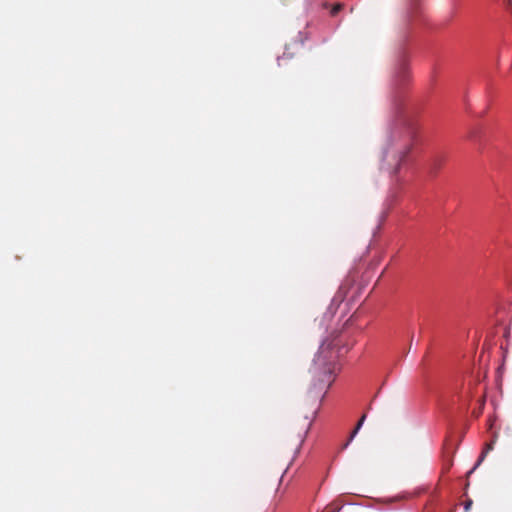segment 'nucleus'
<instances>
[{
    "label": "nucleus",
    "mask_w": 512,
    "mask_h": 512,
    "mask_svg": "<svg viewBox=\"0 0 512 512\" xmlns=\"http://www.w3.org/2000/svg\"><path fill=\"white\" fill-rule=\"evenodd\" d=\"M414 135L415 130L413 128H408L406 131V139L402 144L399 145L397 151L393 155L392 161H389L390 173L396 175L399 172L401 164L404 162L407 155L411 151Z\"/></svg>",
    "instance_id": "f03ea898"
},
{
    "label": "nucleus",
    "mask_w": 512,
    "mask_h": 512,
    "mask_svg": "<svg viewBox=\"0 0 512 512\" xmlns=\"http://www.w3.org/2000/svg\"><path fill=\"white\" fill-rule=\"evenodd\" d=\"M343 5L342 4H336L332 10H331V14L332 15H336L341 9H342Z\"/></svg>",
    "instance_id": "6e6552de"
},
{
    "label": "nucleus",
    "mask_w": 512,
    "mask_h": 512,
    "mask_svg": "<svg viewBox=\"0 0 512 512\" xmlns=\"http://www.w3.org/2000/svg\"><path fill=\"white\" fill-rule=\"evenodd\" d=\"M338 510L339 508L337 507L329 506L325 509V512H337Z\"/></svg>",
    "instance_id": "9d476101"
},
{
    "label": "nucleus",
    "mask_w": 512,
    "mask_h": 512,
    "mask_svg": "<svg viewBox=\"0 0 512 512\" xmlns=\"http://www.w3.org/2000/svg\"><path fill=\"white\" fill-rule=\"evenodd\" d=\"M493 447H494V441H491L490 443H487L486 446H485V449L482 451L474 469L480 465V463L484 460V458L486 457L487 453L491 450H493Z\"/></svg>",
    "instance_id": "423d86ee"
},
{
    "label": "nucleus",
    "mask_w": 512,
    "mask_h": 512,
    "mask_svg": "<svg viewBox=\"0 0 512 512\" xmlns=\"http://www.w3.org/2000/svg\"><path fill=\"white\" fill-rule=\"evenodd\" d=\"M328 347L323 344L320 351L316 355L312 367V374L314 378L313 390L316 391V396L330 387L335 379V364L328 360L325 353Z\"/></svg>",
    "instance_id": "f257e3e1"
},
{
    "label": "nucleus",
    "mask_w": 512,
    "mask_h": 512,
    "mask_svg": "<svg viewBox=\"0 0 512 512\" xmlns=\"http://www.w3.org/2000/svg\"><path fill=\"white\" fill-rule=\"evenodd\" d=\"M365 418H366V415L364 414L360 420L358 421L356 427L354 428V430L352 431L351 435H350V438L348 439V441L343 445V448H346L349 443L352 441V439L356 436V434L358 433V431L360 430V428L362 427L364 421H365Z\"/></svg>",
    "instance_id": "39448f33"
},
{
    "label": "nucleus",
    "mask_w": 512,
    "mask_h": 512,
    "mask_svg": "<svg viewBox=\"0 0 512 512\" xmlns=\"http://www.w3.org/2000/svg\"><path fill=\"white\" fill-rule=\"evenodd\" d=\"M441 166V161L440 159H435L433 161V163L431 164V169L434 170L435 172L440 168Z\"/></svg>",
    "instance_id": "0eeeda50"
},
{
    "label": "nucleus",
    "mask_w": 512,
    "mask_h": 512,
    "mask_svg": "<svg viewBox=\"0 0 512 512\" xmlns=\"http://www.w3.org/2000/svg\"><path fill=\"white\" fill-rule=\"evenodd\" d=\"M409 77V70L407 64L402 61L398 64L395 71V80L400 85L407 81Z\"/></svg>",
    "instance_id": "7ed1b4c3"
},
{
    "label": "nucleus",
    "mask_w": 512,
    "mask_h": 512,
    "mask_svg": "<svg viewBox=\"0 0 512 512\" xmlns=\"http://www.w3.org/2000/svg\"><path fill=\"white\" fill-rule=\"evenodd\" d=\"M472 504H473V502H472L471 499L467 500L464 503V510H465V512H469L470 511Z\"/></svg>",
    "instance_id": "1a4fd4ad"
},
{
    "label": "nucleus",
    "mask_w": 512,
    "mask_h": 512,
    "mask_svg": "<svg viewBox=\"0 0 512 512\" xmlns=\"http://www.w3.org/2000/svg\"><path fill=\"white\" fill-rule=\"evenodd\" d=\"M311 424H312V419H310L309 417L306 416L304 418V421H303V423L300 427V431H299L300 442L303 441L304 437L308 433V431L311 427Z\"/></svg>",
    "instance_id": "20e7f679"
}]
</instances>
